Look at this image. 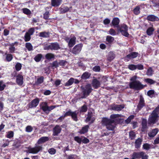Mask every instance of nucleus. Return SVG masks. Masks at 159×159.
<instances>
[{
  "label": "nucleus",
  "mask_w": 159,
  "mask_h": 159,
  "mask_svg": "<svg viewBox=\"0 0 159 159\" xmlns=\"http://www.w3.org/2000/svg\"><path fill=\"white\" fill-rule=\"evenodd\" d=\"M49 138L47 137H43L39 139L37 142L35 144V147L33 148L29 147L28 152L29 153L36 154L42 150L43 149L42 145H40L48 141Z\"/></svg>",
  "instance_id": "obj_1"
},
{
  "label": "nucleus",
  "mask_w": 159,
  "mask_h": 159,
  "mask_svg": "<svg viewBox=\"0 0 159 159\" xmlns=\"http://www.w3.org/2000/svg\"><path fill=\"white\" fill-rule=\"evenodd\" d=\"M136 75H134L132 77L130 80L131 82L129 83V86L130 88L134 89L136 90H140L143 89L145 85H144L139 81L136 80L139 78Z\"/></svg>",
  "instance_id": "obj_2"
},
{
  "label": "nucleus",
  "mask_w": 159,
  "mask_h": 159,
  "mask_svg": "<svg viewBox=\"0 0 159 159\" xmlns=\"http://www.w3.org/2000/svg\"><path fill=\"white\" fill-rule=\"evenodd\" d=\"M102 125L105 126L109 130H113L116 127V123L114 120H111L106 117L102 119L101 121Z\"/></svg>",
  "instance_id": "obj_3"
},
{
  "label": "nucleus",
  "mask_w": 159,
  "mask_h": 159,
  "mask_svg": "<svg viewBox=\"0 0 159 159\" xmlns=\"http://www.w3.org/2000/svg\"><path fill=\"white\" fill-rule=\"evenodd\" d=\"M159 114V105L153 111L149 116L148 123L149 124H154L157 120Z\"/></svg>",
  "instance_id": "obj_4"
},
{
  "label": "nucleus",
  "mask_w": 159,
  "mask_h": 159,
  "mask_svg": "<svg viewBox=\"0 0 159 159\" xmlns=\"http://www.w3.org/2000/svg\"><path fill=\"white\" fill-rule=\"evenodd\" d=\"M92 89L90 84H87L85 87L82 88V93L83 95L81 97V98H86L92 92Z\"/></svg>",
  "instance_id": "obj_5"
},
{
  "label": "nucleus",
  "mask_w": 159,
  "mask_h": 159,
  "mask_svg": "<svg viewBox=\"0 0 159 159\" xmlns=\"http://www.w3.org/2000/svg\"><path fill=\"white\" fill-rule=\"evenodd\" d=\"M59 49H60V46L57 43H51L49 45H47L44 48V49L45 50H57Z\"/></svg>",
  "instance_id": "obj_6"
},
{
  "label": "nucleus",
  "mask_w": 159,
  "mask_h": 159,
  "mask_svg": "<svg viewBox=\"0 0 159 159\" xmlns=\"http://www.w3.org/2000/svg\"><path fill=\"white\" fill-rule=\"evenodd\" d=\"M118 29L123 36L126 37L129 36V34L128 32V27L126 25H123L120 27H118Z\"/></svg>",
  "instance_id": "obj_7"
},
{
  "label": "nucleus",
  "mask_w": 159,
  "mask_h": 159,
  "mask_svg": "<svg viewBox=\"0 0 159 159\" xmlns=\"http://www.w3.org/2000/svg\"><path fill=\"white\" fill-rule=\"evenodd\" d=\"M134 157L138 159H148V156L143 152H134Z\"/></svg>",
  "instance_id": "obj_8"
},
{
  "label": "nucleus",
  "mask_w": 159,
  "mask_h": 159,
  "mask_svg": "<svg viewBox=\"0 0 159 159\" xmlns=\"http://www.w3.org/2000/svg\"><path fill=\"white\" fill-rule=\"evenodd\" d=\"M83 45L82 44H79L76 45L73 48L72 52L74 54H78L81 51Z\"/></svg>",
  "instance_id": "obj_9"
},
{
  "label": "nucleus",
  "mask_w": 159,
  "mask_h": 159,
  "mask_svg": "<svg viewBox=\"0 0 159 159\" xmlns=\"http://www.w3.org/2000/svg\"><path fill=\"white\" fill-rule=\"evenodd\" d=\"M76 39V38L74 36L70 39L69 38H66L65 40L68 43L69 47L71 48L75 44Z\"/></svg>",
  "instance_id": "obj_10"
},
{
  "label": "nucleus",
  "mask_w": 159,
  "mask_h": 159,
  "mask_svg": "<svg viewBox=\"0 0 159 159\" xmlns=\"http://www.w3.org/2000/svg\"><path fill=\"white\" fill-rule=\"evenodd\" d=\"M125 107V105L124 104H114L112 106L111 109L113 110L118 111L121 110Z\"/></svg>",
  "instance_id": "obj_11"
},
{
  "label": "nucleus",
  "mask_w": 159,
  "mask_h": 159,
  "mask_svg": "<svg viewBox=\"0 0 159 159\" xmlns=\"http://www.w3.org/2000/svg\"><path fill=\"white\" fill-rule=\"evenodd\" d=\"M16 82L19 85H22L23 83V76L20 74L17 75L16 76Z\"/></svg>",
  "instance_id": "obj_12"
},
{
  "label": "nucleus",
  "mask_w": 159,
  "mask_h": 159,
  "mask_svg": "<svg viewBox=\"0 0 159 159\" xmlns=\"http://www.w3.org/2000/svg\"><path fill=\"white\" fill-rule=\"evenodd\" d=\"M39 100L38 98H36L32 101L29 104V107L30 108L36 107L39 104Z\"/></svg>",
  "instance_id": "obj_13"
},
{
  "label": "nucleus",
  "mask_w": 159,
  "mask_h": 159,
  "mask_svg": "<svg viewBox=\"0 0 159 159\" xmlns=\"http://www.w3.org/2000/svg\"><path fill=\"white\" fill-rule=\"evenodd\" d=\"M145 104L144 98L142 96L140 95V96L139 103L137 106V107L138 109L140 110L145 106Z\"/></svg>",
  "instance_id": "obj_14"
},
{
  "label": "nucleus",
  "mask_w": 159,
  "mask_h": 159,
  "mask_svg": "<svg viewBox=\"0 0 159 159\" xmlns=\"http://www.w3.org/2000/svg\"><path fill=\"white\" fill-rule=\"evenodd\" d=\"M147 19L148 21L152 22L157 21L159 20L158 17L153 15H150L148 16Z\"/></svg>",
  "instance_id": "obj_15"
},
{
  "label": "nucleus",
  "mask_w": 159,
  "mask_h": 159,
  "mask_svg": "<svg viewBox=\"0 0 159 159\" xmlns=\"http://www.w3.org/2000/svg\"><path fill=\"white\" fill-rule=\"evenodd\" d=\"M61 129L59 125H56L53 129V135L54 136H57L60 133Z\"/></svg>",
  "instance_id": "obj_16"
},
{
  "label": "nucleus",
  "mask_w": 159,
  "mask_h": 159,
  "mask_svg": "<svg viewBox=\"0 0 159 159\" xmlns=\"http://www.w3.org/2000/svg\"><path fill=\"white\" fill-rule=\"evenodd\" d=\"M158 131L159 129L158 128L153 129L148 133V135L150 137L153 138L157 134Z\"/></svg>",
  "instance_id": "obj_17"
},
{
  "label": "nucleus",
  "mask_w": 159,
  "mask_h": 159,
  "mask_svg": "<svg viewBox=\"0 0 159 159\" xmlns=\"http://www.w3.org/2000/svg\"><path fill=\"white\" fill-rule=\"evenodd\" d=\"M62 0H51V4L52 6L57 7L61 3Z\"/></svg>",
  "instance_id": "obj_18"
},
{
  "label": "nucleus",
  "mask_w": 159,
  "mask_h": 159,
  "mask_svg": "<svg viewBox=\"0 0 159 159\" xmlns=\"http://www.w3.org/2000/svg\"><path fill=\"white\" fill-rule=\"evenodd\" d=\"M92 84L93 87L95 89H97L100 86V82L96 79H93L92 82Z\"/></svg>",
  "instance_id": "obj_19"
},
{
  "label": "nucleus",
  "mask_w": 159,
  "mask_h": 159,
  "mask_svg": "<svg viewBox=\"0 0 159 159\" xmlns=\"http://www.w3.org/2000/svg\"><path fill=\"white\" fill-rule=\"evenodd\" d=\"M120 20L119 18H114L112 21V24L113 26L115 27H119L118 26V25L119 23Z\"/></svg>",
  "instance_id": "obj_20"
},
{
  "label": "nucleus",
  "mask_w": 159,
  "mask_h": 159,
  "mask_svg": "<svg viewBox=\"0 0 159 159\" xmlns=\"http://www.w3.org/2000/svg\"><path fill=\"white\" fill-rule=\"evenodd\" d=\"M142 131H144L147 128V120L146 119H143L142 122Z\"/></svg>",
  "instance_id": "obj_21"
},
{
  "label": "nucleus",
  "mask_w": 159,
  "mask_h": 159,
  "mask_svg": "<svg viewBox=\"0 0 159 159\" xmlns=\"http://www.w3.org/2000/svg\"><path fill=\"white\" fill-rule=\"evenodd\" d=\"M17 43H18L17 42H16L14 43H12L9 44V46L10 47L9 48L10 52L13 53L15 51V48L14 47V46L15 44H17Z\"/></svg>",
  "instance_id": "obj_22"
},
{
  "label": "nucleus",
  "mask_w": 159,
  "mask_h": 159,
  "mask_svg": "<svg viewBox=\"0 0 159 159\" xmlns=\"http://www.w3.org/2000/svg\"><path fill=\"white\" fill-rule=\"evenodd\" d=\"M138 54V53L136 52H131L127 56V57L129 59L134 58L137 56Z\"/></svg>",
  "instance_id": "obj_23"
},
{
  "label": "nucleus",
  "mask_w": 159,
  "mask_h": 159,
  "mask_svg": "<svg viewBox=\"0 0 159 159\" xmlns=\"http://www.w3.org/2000/svg\"><path fill=\"white\" fill-rule=\"evenodd\" d=\"M153 27V26L152 25V27L148 28L146 31V33L149 36H151L153 34L154 29Z\"/></svg>",
  "instance_id": "obj_24"
},
{
  "label": "nucleus",
  "mask_w": 159,
  "mask_h": 159,
  "mask_svg": "<svg viewBox=\"0 0 159 159\" xmlns=\"http://www.w3.org/2000/svg\"><path fill=\"white\" fill-rule=\"evenodd\" d=\"M123 116L121 115L118 114H114L111 115L110 116V118L111 120H114L116 118L119 119V118L122 117Z\"/></svg>",
  "instance_id": "obj_25"
},
{
  "label": "nucleus",
  "mask_w": 159,
  "mask_h": 159,
  "mask_svg": "<svg viewBox=\"0 0 159 159\" xmlns=\"http://www.w3.org/2000/svg\"><path fill=\"white\" fill-rule=\"evenodd\" d=\"M142 140L140 138H138L137 139L135 142V147L136 148H139L141 144Z\"/></svg>",
  "instance_id": "obj_26"
},
{
  "label": "nucleus",
  "mask_w": 159,
  "mask_h": 159,
  "mask_svg": "<svg viewBox=\"0 0 159 159\" xmlns=\"http://www.w3.org/2000/svg\"><path fill=\"white\" fill-rule=\"evenodd\" d=\"M45 57L46 59L50 60L54 59L55 58V55L52 53H48L46 55Z\"/></svg>",
  "instance_id": "obj_27"
},
{
  "label": "nucleus",
  "mask_w": 159,
  "mask_h": 159,
  "mask_svg": "<svg viewBox=\"0 0 159 159\" xmlns=\"http://www.w3.org/2000/svg\"><path fill=\"white\" fill-rule=\"evenodd\" d=\"M78 115V112H77L76 111L72 112L71 116L72 119L74 120L77 121L78 120V118L77 117V115Z\"/></svg>",
  "instance_id": "obj_28"
},
{
  "label": "nucleus",
  "mask_w": 159,
  "mask_h": 159,
  "mask_svg": "<svg viewBox=\"0 0 159 159\" xmlns=\"http://www.w3.org/2000/svg\"><path fill=\"white\" fill-rule=\"evenodd\" d=\"M90 75V74L89 73L86 72L83 74L81 76V78L82 79L86 80L89 78Z\"/></svg>",
  "instance_id": "obj_29"
},
{
  "label": "nucleus",
  "mask_w": 159,
  "mask_h": 159,
  "mask_svg": "<svg viewBox=\"0 0 159 159\" xmlns=\"http://www.w3.org/2000/svg\"><path fill=\"white\" fill-rule=\"evenodd\" d=\"M89 126L88 125L85 126L82 128V129L80 131L79 133L81 134H84L87 132Z\"/></svg>",
  "instance_id": "obj_30"
},
{
  "label": "nucleus",
  "mask_w": 159,
  "mask_h": 159,
  "mask_svg": "<svg viewBox=\"0 0 159 159\" xmlns=\"http://www.w3.org/2000/svg\"><path fill=\"white\" fill-rule=\"evenodd\" d=\"M74 79L73 78H70L65 84L66 86H69L72 85L74 82Z\"/></svg>",
  "instance_id": "obj_31"
},
{
  "label": "nucleus",
  "mask_w": 159,
  "mask_h": 159,
  "mask_svg": "<svg viewBox=\"0 0 159 159\" xmlns=\"http://www.w3.org/2000/svg\"><path fill=\"white\" fill-rule=\"evenodd\" d=\"M39 36L43 38L48 37L49 36V33L46 32H40L39 33Z\"/></svg>",
  "instance_id": "obj_32"
},
{
  "label": "nucleus",
  "mask_w": 159,
  "mask_h": 159,
  "mask_svg": "<svg viewBox=\"0 0 159 159\" xmlns=\"http://www.w3.org/2000/svg\"><path fill=\"white\" fill-rule=\"evenodd\" d=\"M115 57V55L113 52H110L108 55V60L111 61Z\"/></svg>",
  "instance_id": "obj_33"
},
{
  "label": "nucleus",
  "mask_w": 159,
  "mask_h": 159,
  "mask_svg": "<svg viewBox=\"0 0 159 159\" xmlns=\"http://www.w3.org/2000/svg\"><path fill=\"white\" fill-rule=\"evenodd\" d=\"M140 7L139 6H136L134 10V13L136 15H138L140 13Z\"/></svg>",
  "instance_id": "obj_34"
},
{
  "label": "nucleus",
  "mask_w": 159,
  "mask_h": 159,
  "mask_svg": "<svg viewBox=\"0 0 159 159\" xmlns=\"http://www.w3.org/2000/svg\"><path fill=\"white\" fill-rule=\"evenodd\" d=\"M147 94L148 96L152 98L155 94V91L153 90H149L147 92Z\"/></svg>",
  "instance_id": "obj_35"
},
{
  "label": "nucleus",
  "mask_w": 159,
  "mask_h": 159,
  "mask_svg": "<svg viewBox=\"0 0 159 159\" xmlns=\"http://www.w3.org/2000/svg\"><path fill=\"white\" fill-rule=\"evenodd\" d=\"M23 12L26 15H30L31 13L30 11L27 8H24L22 9Z\"/></svg>",
  "instance_id": "obj_36"
},
{
  "label": "nucleus",
  "mask_w": 159,
  "mask_h": 159,
  "mask_svg": "<svg viewBox=\"0 0 159 159\" xmlns=\"http://www.w3.org/2000/svg\"><path fill=\"white\" fill-rule=\"evenodd\" d=\"M144 81L148 84H153L155 83V81L152 79L150 78H147L144 80Z\"/></svg>",
  "instance_id": "obj_37"
},
{
  "label": "nucleus",
  "mask_w": 159,
  "mask_h": 159,
  "mask_svg": "<svg viewBox=\"0 0 159 159\" xmlns=\"http://www.w3.org/2000/svg\"><path fill=\"white\" fill-rule=\"evenodd\" d=\"M42 57L41 54H38L34 57V59L36 61L39 62L40 61Z\"/></svg>",
  "instance_id": "obj_38"
},
{
  "label": "nucleus",
  "mask_w": 159,
  "mask_h": 159,
  "mask_svg": "<svg viewBox=\"0 0 159 159\" xmlns=\"http://www.w3.org/2000/svg\"><path fill=\"white\" fill-rule=\"evenodd\" d=\"M153 73V71L151 67H149L148 69L146 74L148 76H152Z\"/></svg>",
  "instance_id": "obj_39"
},
{
  "label": "nucleus",
  "mask_w": 159,
  "mask_h": 159,
  "mask_svg": "<svg viewBox=\"0 0 159 159\" xmlns=\"http://www.w3.org/2000/svg\"><path fill=\"white\" fill-rule=\"evenodd\" d=\"M25 47L29 51L33 50V46L30 43H26L25 44Z\"/></svg>",
  "instance_id": "obj_40"
},
{
  "label": "nucleus",
  "mask_w": 159,
  "mask_h": 159,
  "mask_svg": "<svg viewBox=\"0 0 159 159\" xmlns=\"http://www.w3.org/2000/svg\"><path fill=\"white\" fill-rule=\"evenodd\" d=\"M31 35L28 33H26L25 35V41H28L30 39Z\"/></svg>",
  "instance_id": "obj_41"
},
{
  "label": "nucleus",
  "mask_w": 159,
  "mask_h": 159,
  "mask_svg": "<svg viewBox=\"0 0 159 159\" xmlns=\"http://www.w3.org/2000/svg\"><path fill=\"white\" fill-rule=\"evenodd\" d=\"M43 76L37 79V81L36 82V84H41L43 82Z\"/></svg>",
  "instance_id": "obj_42"
},
{
  "label": "nucleus",
  "mask_w": 159,
  "mask_h": 159,
  "mask_svg": "<svg viewBox=\"0 0 159 159\" xmlns=\"http://www.w3.org/2000/svg\"><path fill=\"white\" fill-rule=\"evenodd\" d=\"M6 85L2 81H0V91L3 90Z\"/></svg>",
  "instance_id": "obj_43"
},
{
  "label": "nucleus",
  "mask_w": 159,
  "mask_h": 159,
  "mask_svg": "<svg viewBox=\"0 0 159 159\" xmlns=\"http://www.w3.org/2000/svg\"><path fill=\"white\" fill-rule=\"evenodd\" d=\"M114 38L110 36H107L106 38V40L109 43H111L114 40Z\"/></svg>",
  "instance_id": "obj_44"
},
{
  "label": "nucleus",
  "mask_w": 159,
  "mask_h": 159,
  "mask_svg": "<svg viewBox=\"0 0 159 159\" xmlns=\"http://www.w3.org/2000/svg\"><path fill=\"white\" fill-rule=\"evenodd\" d=\"M14 133L12 131H9L7 133L6 137L8 138H11L13 137Z\"/></svg>",
  "instance_id": "obj_45"
},
{
  "label": "nucleus",
  "mask_w": 159,
  "mask_h": 159,
  "mask_svg": "<svg viewBox=\"0 0 159 159\" xmlns=\"http://www.w3.org/2000/svg\"><path fill=\"white\" fill-rule=\"evenodd\" d=\"M129 136L130 138L131 139H133L135 138V134L134 132L131 131L129 132Z\"/></svg>",
  "instance_id": "obj_46"
},
{
  "label": "nucleus",
  "mask_w": 159,
  "mask_h": 159,
  "mask_svg": "<svg viewBox=\"0 0 159 159\" xmlns=\"http://www.w3.org/2000/svg\"><path fill=\"white\" fill-rule=\"evenodd\" d=\"M6 59L8 61H11L13 57L11 54H6Z\"/></svg>",
  "instance_id": "obj_47"
},
{
  "label": "nucleus",
  "mask_w": 159,
  "mask_h": 159,
  "mask_svg": "<svg viewBox=\"0 0 159 159\" xmlns=\"http://www.w3.org/2000/svg\"><path fill=\"white\" fill-rule=\"evenodd\" d=\"M74 140L79 144H80L82 142V139L79 136H76L74 137Z\"/></svg>",
  "instance_id": "obj_48"
},
{
  "label": "nucleus",
  "mask_w": 159,
  "mask_h": 159,
  "mask_svg": "<svg viewBox=\"0 0 159 159\" xmlns=\"http://www.w3.org/2000/svg\"><path fill=\"white\" fill-rule=\"evenodd\" d=\"M87 106L85 105H84L81 107L80 111V112H85L87 111Z\"/></svg>",
  "instance_id": "obj_49"
},
{
  "label": "nucleus",
  "mask_w": 159,
  "mask_h": 159,
  "mask_svg": "<svg viewBox=\"0 0 159 159\" xmlns=\"http://www.w3.org/2000/svg\"><path fill=\"white\" fill-rule=\"evenodd\" d=\"M69 10V8L68 7H65L61 8L60 11L62 13H65L68 11Z\"/></svg>",
  "instance_id": "obj_50"
},
{
  "label": "nucleus",
  "mask_w": 159,
  "mask_h": 159,
  "mask_svg": "<svg viewBox=\"0 0 159 159\" xmlns=\"http://www.w3.org/2000/svg\"><path fill=\"white\" fill-rule=\"evenodd\" d=\"M150 145L148 143H146L143 145V148L146 150H148L150 149Z\"/></svg>",
  "instance_id": "obj_51"
},
{
  "label": "nucleus",
  "mask_w": 159,
  "mask_h": 159,
  "mask_svg": "<svg viewBox=\"0 0 159 159\" xmlns=\"http://www.w3.org/2000/svg\"><path fill=\"white\" fill-rule=\"evenodd\" d=\"M42 108L44 112L49 111V107L47 106L46 104H45L42 107Z\"/></svg>",
  "instance_id": "obj_52"
},
{
  "label": "nucleus",
  "mask_w": 159,
  "mask_h": 159,
  "mask_svg": "<svg viewBox=\"0 0 159 159\" xmlns=\"http://www.w3.org/2000/svg\"><path fill=\"white\" fill-rule=\"evenodd\" d=\"M134 118V115H131L125 120V122L127 124H128L131 121V120L133 119Z\"/></svg>",
  "instance_id": "obj_53"
},
{
  "label": "nucleus",
  "mask_w": 159,
  "mask_h": 159,
  "mask_svg": "<svg viewBox=\"0 0 159 159\" xmlns=\"http://www.w3.org/2000/svg\"><path fill=\"white\" fill-rule=\"evenodd\" d=\"M92 115L93 113L92 112H88L87 117L86 120V121H89L90 120Z\"/></svg>",
  "instance_id": "obj_54"
},
{
  "label": "nucleus",
  "mask_w": 159,
  "mask_h": 159,
  "mask_svg": "<svg viewBox=\"0 0 159 159\" xmlns=\"http://www.w3.org/2000/svg\"><path fill=\"white\" fill-rule=\"evenodd\" d=\"M21 64L20 63H18L16 65V69L17 71H19L21 69Z\"/></svg>",
  "instance_id": "obj_55"
},
{
  "label": "nucleus",
  "mask_w": 159,
  "mask_h": 159,
  "mask_svg": "<svg viewBox=\"0 0 159 159\" xmlns=\"http://www.w3.org/2000/svg\"><path fill=\"white\" fill-rule=\"evenodd\" d=\"M32 130V127L30 125L27 126L25 129V130L27 132H31Z\"/></svg>",
  "instance_id": "obj_56"
},
{
  "label": "nucleus",
  "mask_w": 159,
  "mask_h": 159,
  "mask_svg": "<svg viewBox=\"0 0 159 159\" xmlns=\"http://www.w3.org/2000/svg\"><path fill=\"white\" fill-rule=\"evenodd\" d=\"M48 152L50 154L52 155L55 153L56 150L53 148H51L48 150Z\"/></svg>",
  "instance_id": "obj_57"
},
{
  "label": "nucleus",
  "mask_w": 159,
  "mask_h": 159,
  "mask_svg": "<svg viewBox=\"0 0 159 159\" xmlns=\"http://www.w3.org/2000/svg\"><path fill=\"white\" fill-rule=\"evenodd\" d=\"M49 17V12L48 11L46 12L43 14V18L47 20Z\"/></svg>",
  "instance_id": "obj_58"
},
{
  "label": "nucleus",
  "mask_w": 159,
  "mask_h": 159,
  "mask_svg": "<svg viewBox=\"0 0 159 159\" xmlns=\"http://www.w3.org/2000/svg\"><path fill=\"white\" fill-rule=\"evenodd\" d=\"M77 158V156L75 155H69L67 159H76Z\"/></svg>",
  "instance_id": "obj_59"
},
{
  "label": "nucleus",
  "mask_w": 159,
  "mask_h": 159,
  "mask_svg": "<svg viewBox=\"0 0 159 159\" xmlns=\"http://www.w3.org/2000/svg\"><path fill=\"white\" fill-rule=\"evenodd\" d=\"M109 32V34L111 35L114 36L116 34V32L112 29H111Z\"/></svg>",
  "instance_id": "obj_60"
},
{
  "label": "nucleus",
  "mask_w": 159,
  "mask_h": 159,
  "mask_svg": "<svg viewBox=\"0 0 159 159\" xmlns=\"http://www.w3.org/2000/svg\"><path fill=\"white\" fill-rule=\"evenodd\" d=\"M128 68L131 70H134L136 69V65L131 64L128 66Z\"/></svg>",
  "instance_id": "obj_61"
},
{
  "label": "nucleus",
  "mask_w": 159,
  "mask_h": 159,
  "mask_svg": "<svg viewBox=\"0 0 159 159\" xmlns=\"http://www.w3.org/2000/svg\"><path fill=\"white\" fill-rule=\"evenodd\" d=\"M143 66L141 64H138L136 65V69H138L139 70H143Z\"/></svg>",
  "instance_id": "obj_62"
},
{
  "label": "nucleus",
  "mask_w": 159,
  "mask_h": 159,
  "mask_svg": "<svg viewBox=\"0 0 159 159\" xmlns=\"http://www.w3.org/2000/svg\"><path fill=\"white\" fill-rule=\"evenodd\" d=\"M93 71L96 72L99 71L100 70V68L99 66H95L93 68Z\"/></svg>",
  "instance_id": "obj_63"
},
{
  "label": "nucleus",
  "mask_w": 159,
  "mask_h": 159,
  "mask_svg": "<svg viewBox=\"0 0 159 159\" xmlns=\"http://www.w3.org/2000/svg\"><path fill=\"white\" fill-rule=\"evenodd\" d=\"M72 111H71L70 110L66 112L64 115V116L65 117L67 116H71Z\"/></svg>",
  "instance_id": "obj_64"
}]
</instances>
